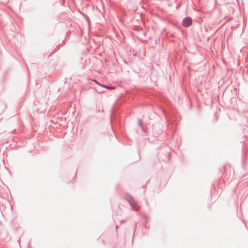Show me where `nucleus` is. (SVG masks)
<instances>
[{"label":"nucleus","instance_id":"f257e3e1","mask_svg":"<svg viewBox=\"0 0 248 248\" xmlns=\"http://www.w3.org/2000/svg\"><path fill=\"white\" fill-rule=\"evenodd\" d=\"M192 22V19L189 17H186L184 19L183 21V25L185 27H188L191 25Z\"/></svg>","mask_w":248,"mask_h":248},{"label":"nucleus","instance_id":"f03ea898","mask_svg":"<svg viewBox=\"0 0 248 248\" xmlns=\"http://www.w3.org/2000/svg\"><path fill=\"white\" fill-rule=\"evenodd\" d=\"M129 202L131 205V206L133 207V208L135 211H138L140 209V207L137 204L136 202L134 201V200L130 198L129 199Z\"/></svg>","mask_w":248,"mask_h":248},{"label":"nucleus","instance_id":"7ed1b4c3","mask_svg":"<svg viewBox=\"0 0 248 248\" xmlns=\"http://www.w3.org/2000/svg\"><path fill=\"white\" fill-rule=\"evenodd\" d=\"M94 81H95V82L97 84H98V85L101 86H102V87H104V88H107V89H114V88H112H112H110V87H108V86H106L101 85L100 83H99L97 81H95V80H94Z\"/></svg>","mask_w":248,"mask_h":248}]
</instances>
